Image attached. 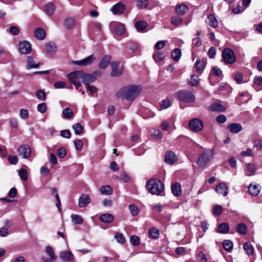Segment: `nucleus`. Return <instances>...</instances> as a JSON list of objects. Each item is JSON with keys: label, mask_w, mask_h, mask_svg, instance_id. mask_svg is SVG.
Returning <instances> with one entry per match:
<instances>
[{"label": "nucleus", "mask_w": 262, "mask_h": 262, "mask_svg": "<svg viewBox=\"0 0 262 262\" xmlns=\"http://www.w3.org/2000/svg\"><path fill=\"white\" fill-rule=\"evenodd\" d=\"M60 258L63 261H71L74 259V256L70 251H63L60 252Z\"/></svg>", "instance_id": "obj_16"}, {"label": "nucleus", "mask_w": 262, "mask_h": 262, "mask_svg": "<svg viewBox=\"0 0 262 262\" xmlns=\"http://www.w3.org/2000/svg\"><path fill=\"white\" fill-rule=\"evenodd\" d=\"M223 247L226 251L230 252L233 248V243L230 240H225L223 242Z\"/></svg>", "instance_id": "obj_45"}, {"label": "nucleus", "mask_w": 262, "mask_h": 262, "mask_svg": "<svg viewBox=\"0 0 262 262\" xmlns=\"http://www.w3.org/2000/svg\"><path fill=\"white\" fill-rule=\"evenodd\" d=\"M120 62L119 61H113L111 63L112 71L111 75L112 76H119L122 74L123 71V67L119 68Z\"/></svg>", "instance_id": "obj_12"}, {"label": "nucleus", "mask_w": 262, "mask_h": 262, "mask_svg": "<svg viewBox=\"0 0 262 262\" xmlns=\"http://www.w3.org/2000/svg\"><path fill=\"white\" fill-rule=\"evenodd\" d=\"M175 10L178 15H183L188 11V8L186 5L180 4L176 7Z\"/></svg>", "instance_id": "obj_26"}, {"label": "nucleus", "mask_w": 262, "mask_h": 262, "mask_svg": "<svg viewBox=\"0 0 262 262\" xmlns=\"http://www.w3.org/2000/svg\"><path fill=\"white\" fill-rule=\"evenodd\" d=\"M39 64V63H34V59L32 56H29L27 57V69H30L32 68H38Z\"/></svg>", "instance_id": "obj_35"}, {"label": "nucleus", "mask_w": 262, "mask_h": 262, "mask_svg": "<svg viewBox=\"0 0 262 262\" xmlns=\"http://www.w3.org/2000/svg\"><path fill=\"white\" fill-rule=\"evenodd\" d=\"M170 105L171 103L169 100L167 98L163 100L160 103V106L162 109L167 108Z\"/></svg>", "instance_id": "obj_59"}, {"label": "nucleus", "mask_w": 262, "mask_h": 262, "mask_svg": "<svg viewBox=\"0 0 262 262\" xmlns=\"http://www.w3.org/2000/svg\"><path fill=\"white\" fill-rule=\"evenodd\" d=\"M81 80L83 83L88 85H89L90 83L94 82L96 80V78L94 75L84 74L83 72H82Z\"/></svg>", "instance_id": "obj_19"}, {"label": "nucleus", "mask_w": 262, "mask_h": 262, "mask_svg": "<svg viewBox=\"0 0 262 262\" xmlns=\"http://www.w3.org/2000/svg\"><path fill=\"white\" fill-rule=\"evenodd\" d=\"M56 50V45L53 42H49L45 45V50L47 53H55Z\"/></svg>", "instance_id": "obj_34"}, {"label": "nucleus", "mask_w": 262, "mask_h": 262, "mask_svg": "<svg viewBox=\"0 0 262 262\" xmlns=\"http://www.w3.org/2000/svg\"><path fill=\"white\" fill-rule=\"evenodd\" d=\"M171 191L175 196H180L181 194V186L178 183H176L171 185Z\"/></svg>", "instance_id": "obj_29"}, {"label": "nucleus", "mask_w": 262, "mask_h": 262, "mask_svg": "<svg viewBox=\"0 0 262 262\" xmlns=\"http://www.w3.org/2000/svg\"><path fill=\"white\" fill-rule=\"evenodd\" d=\"M170 22L173 25L179 26L183 22V19L179 16H174L171 17Z\"/></svg>", "instance_id": "obj_47"}, {"label": "nucleus", "mask_w": 262, "mask_h": 262, "mask_svg": "<svg viewBox=\"0 0 262 262\" xmlns=\"http://www.w3.org/2000/svg\"><path fill=\"white\" fill-rule=\"evenodd\" d=\"M234 80L238 84H241L243 82V75L241 73H237L235 74L234 77Z\"/></svg>", "instance_id": "obj_61"}, {"label": "nucleus", "mask_w": 262, "mask_h": 262, "mask_svg": "<svg viewBox=\"0 0 262 262\" xmlns=\"http://www.w3.org/2000/svg\"><path fill=\"white\" fill-rule=\"evenodd\" d=\"M45 251L49 258L44 256L42 257L41 260L42 262H53L56 258L57 256L55 255L53 249L50 246H47L45 248Z\"/></svg>", "instance_id": "obj_11"}, {"label": "nucleus", "mask_w": 262, "mask_h": 262, "mask_svg": "<svg viewBox=\"0 0 262 262\" xmlns=\"http://www.w3.org/2000/svg\"><path fill=\"white\" fill-rule=\"evenodd\" d=\"M62 115L66 119H70L73 115L72 110L70 107H66L64 108L62 111Z\"/></svg>", "instance_id": "obj_43"}, {"label": "nucleus", "mask_w": 262, "mask_h": 262, "mask_svg": "<svg viewBox=\"0 0 262 262\" xmlns=\"http://www.w3.org/2000/svg\"><path fill=\"white\" fill-rule=\"evenodd\" d=\"M203 123L199 119L195 118L190 120L189 122V128L193 132L201 131L203 128Z\"/></svg>", "instance_id": "obj_6"}, {"label": "nucleus", "mask_w": 262, "mask_h": 262, "mask_svg": "<svg viewBox=\"0 0 262 262\" xmlns=\"http://www.w3.org/2000/svg\"><path fill=\"white\" fill-rule=\"evenodd\" d=\"M208 109L211 112H224L226 111V107L222 104L215 102L209 105Z\"/></svg>", "instance_id": "obj_17"}, {"label": "nucleus", "mask_w": 262, "mask_h": 262, "mask_svg": "<svg viewBox=\"0 0 262 262\" xmlns=\"http://www.w3.org/2000/svg\"><path fill=\"white\" fill-rule=\"evenodd\" d=\"M253 148H255L257 151L262 149V141L259 140H256L254 142Z\"/></svg>", "instance_id": "obj_64"}, {"label": "nucleus", "mask_w": 262, "mask_h": 262, "mask_svg": "<svg viewBox=\"0 0 262 262\" xmlns=\"http://www.w3.org/2000/svg\"><path fill=\"white\" fill-rule=\"evenodd\" d=\"M18 174L21 180L26 181L28 178V174L27 170L24 168H21L18 171Z\"/></svg>", "instance_id": "obj_50"}, {"label": "nucleus", "mask_w": 262, "mask_h": 262, "mask_svg": "<svg viewBox=\"0 0 262 262\" xmlns=\"http://www.w3.org/2000/svg\"><path fill=\"white\" fill-rule=\"evenodd\" d=\"M90 196L85 193H82L78 200V206L80 208L86 207L91 202Z\"/></svg>", "instance_id": "obj_13"}, {"label": "nucleus", "mask_w": 262, "mask_h": 262, "mask_svg": "<svg viewBox=\"0 0 262 262\" xmlns=\"http://www.w3.org/2000/svg\"><path fill=\"white\" fill-rule=\"evenodd\" d=\"M81 75L82 71H74L69 73L68 75V78L69 80L70 81V82L72 83L73 82L78 80L79 78L81 79Z\"/></svg>", "instance_id": "obj_21"}, {"label": "nucleus", "mask_w": 262, "mask_h": 262, "mask_svg": "<svg viewBox=\"0 0 262 262\" xmlns=\"http://www.w3.org/2000/svg\"><path fill=\"white\" fill-rule=\"evenodd\" d=\"M260 190V187L259 185H250L248 187L249 193L253 195L256 196L258 194Z\"/></svg>", "instance_id": "obj_23"}, {"label": "nucleus", "mask_w": 262, "mask_h": 262, "mask_svg": "<svg viewBox=\"0 0 262 262\" xmlns=\"http://www.w3.org/2000/svg\"><path fill=\"white\" fill-rule=\"evenodd\" d=\"M189 83L192 86H195L199 84V78L197 75H192Z\"/></svg>", "instance_id": "obj_54"}, {"label": "nucleus", "mask_w": 262, "mask_h": 262, "mask_svg": "<svg viewBox=\"0 0 262 262\" xmlns=\"http://www.w3.org/2000/svg\"><path fill=\"white\" fill-rule=\"evenodd\" d=\"M115 238L117 240V242L120 244H123L125 241V238L121 233H117L115 235Z\"/></svg>", "instance_id": "obj_57"}, {"label": "nucleus", "mask_w": 262, "mask_h": 262, "mask_svg": "<svg viewBox=\"0 0 262 262\" xmlns=\"http://www.w3.org/2000/svg\"><path fill=\"white\" fill-rule=\"evenodd\" d=\"M74 145L77 151H80L83 148V142L80 139H77L74 141Z\"/></svg>", "instance_id": "obj_60"}, {"label": "nucleus", "mask_w": 262, "mask_h": 262, "mask_svg": "<svg viewBox=\"0 0 262 262\" xmlns=\"http://www.w3.org/2000/svg\"><path fill=\"white\" fill-rule=\"evenodd\" d=\"M141 91V88L138 85L123 87L116 93V96L118 98H125L127 100L132 101L139 95Z\"/></svg>", "instance_id": "obj_1"}, {"label": "nucleus", "mask_w": 262, "mask_h": 262, "mask_svg": "<svg viewBox=\"0 0 262 262\" xmlns=\"http://www.w3.org/2000/svg\"><path fill=\"white\" fill-rule=\"evenodd\" d=\"M230 228L228 224L222 223L218 226V232L222 234H226L229 231Z\"/></svg>", "instance_id": "obj_30"}, {"label": "nucleus", "mask_w": 262, "mask_h": 262, "mask_svg": "<svg viewBox=\"0 0 262 262\" xmlns=\"http://www.w3.org/2000/svg\"><path fill=\"white\" fill-rule=\"evenodd\" d=\"M227 128L231 133L237 134L242 130L243 127L239 123H232L227 126Z\"/></svg>", "instance_id": "obj_20"}, {"label": "nucleus", "mask_w": 262, "mask_h": 262, "mask_svg": "<svg viewBox=\"0 0 262 262\" xmlns=\"http://www.w3.org/2000/svg\"><path fill=\"white\" fill-rule=\"evenodd\" d=\"M55 11V7L52 3H48L45 6V12L48 15H52Z\"/></svg>", "instance_id": "obj_37"}, {"label": "nucleus", "mask_w": 262, "mask_h": 262, "mask_svg": "<svg viewBox=\"0 0 262 262\" xmlns=\"http://www.w3.org/2000/svg\"><path fill=\"white\" fill-rule=\"evenodd\" d=\"M196 258L199 262H206L207 261L206 255L202 251L197 254Z\"/></svg>", "instance_id": "obj_55"}, {"label": "nucleus", "mask_w": 262, "mask_h": 262, "mask_svg": "<svg viewBox=\"0 0 262 262\" xmlns=\"http://www.w3.org/2000/svg\"><path fill=\"white\" fill-rule=\"evenodd\" d=\"M236 231L239 233L244 235L247 232V228L246 225L244 223L238 224L236 228Z\"/></svg>", "instance_id": "obj_40"}, {"label": "nucleus", "mask_w": 262, "mask_h": 262, "mask_svg": "<svg viewBox=\"0 0 262 262\" xmlns=\"http://www.w3.org/2000/svg\"><path fill=\"white\" fill-rule=\"evenodd\" d=\"M111 56L109 55H105L103 58L100 61L99 64V67L101 69H106L109 63H110L111 60Z\"/></svg>", "instance_id": "obj_22"}, {"label": "nucleus", "mask_w": 262, "mask_h": 262, "mask_svg": "<svg viewBox=\"0 0 262 262\" xmlns=\"http://www.w3.org/2000/svg\"><path fill=\"white\" fill-rule=\"evenodd\" d=\"M72 128L74 130L75 134L77 135H81L83 131V128L82 126L80 124L78 123L73 124L72 126Z\"/></svg>", "instance_id": "obj_44"}, {"label": "nucleus", "mask_w": 262, "mask_h": 262, "mask_svg": "<svg viewBox=\"0 0 262 262\" xmlns=\"http://www.w3.org/2000/svg\"><path fill=\"white\" fill-rule=\"evenodd\" d=\"M177 161L176 155L172 151H167L165 155V161L168 164H173Z\"/></svg>", "instance_id": "obj_15"}, {"label": "nucleus", "mask_w": 262, "mask_h": 262, "mask_svg": "<svg viewBox=\"0 0 262 262\" xmlns=\"http://www.w3.org/2000/svg\"><path fill=\"white\" fill-rule=\"evenodd\" d=\"M149 4V0H137V6L140 9H145Z\"/></svg>", "instance_id": "obj_46"}, {"label": "nucleus", "mask_w": 262, "mask_h": 262, "mask_svg": "<svg viewBox=\"0 0 262 262\" xmlns=\"http://www.w3.org/2000/svg\"><path fill=\"white\" fill-rule=\"evenodd\" d=\"M222 61L225 64H232L236 61V57L232 50L225 48L222 53Z\"/></svg>", "instance_id": "obj_5"}, {"label": "nucleus", "mask_w": 262, "mask_h": 262, "mask_svg": "<svg viewBox=\"0 0 262 262\" xmlns=\"http://www.w3.org/2000/svg\"><path fill=\"white\" fill-rule=\"evenodd\" d=\"M222 207L221 206L216 205L213 206V213L215 215H219L222 213Z\"/></svg>", "instance_id": "obj_58"}, {"label": "nucleus", "mask_w": 262, "mask_h": 262, "mask_svg": "<svg viewBox=\"0 0 262 262\" xmlns=\"http://www.w3.org/2000/svg\"><path fill=\"white\" fill-rule=\"evenodd\" d=\"M174 97L179 100L191 103L195 101V97L193 93L189 90H182L176 92L174 94Z\"/></svg>", "instance_id": "obj_4"}, {"label": "nucleus", "mask_w": 262, "mask_h": 262, "mask_svg": "<svg viewBox=\"0 0 262 262\" xmlns=\"http://www.w3.org/2000/svg\"><path fill=\"white\" fill-rule=\"evenodd\" d=\"M100 191L102 194L110 195L113 193V189L109 185H104L100 187Z\"/></svg>", "instance_id": "obj_39"}, {"label": "nucleus", "mask_w": 262, "mask_h": 262, "mask_svg": "<svg viewBox=\"0 0 262 262\" xmlns=\"http://www.w3.org/2000/svg\"><path fill=\"white\" fill-rule=\"evenodd\" d=\"M212 74L219 78L223 77L222 71L217 66L213 67L212 69Z\"/></svg>", "instance_id": "obj_52"}, {"label": "nucleus", "mask_w": 262, "mask_h": 262, "mask_svg": "<svg viewBox=\"0 0 262 262\" xmlns=\"http://www.w3.org/2000/svg\"><path fill=\"white\" fill-rule=\"evenodd\" d=\"M37 109L40 113H44L47 110V105L45 103H39L37 106Z\"/></svg>", "instance_id": "obj_63"}, {"label": "nucleus", "mask_w": 262, "mask_h": 262, "mask_svg": "<svg viewBox=\"0 0 262 262\" xmlns=\"http://www.w3.org/2000/svg\"><path fill=\"white\" fill-rule=\"evenodd\" d=\"M253 84L257 90H262V77L256 76L253 80Z\"/></svg>", "instance_id": "obj_36"}, {"label": "nucleus", "mask_w": 262, "mask_h": 262, "mask_svg": "<svg viewBox=\"0 0 262 262\" xmlns=\"http://www.w3.org/2000/svg\"><path fill=\"white\" fill-rule=\"evenodd\" d=\"M19 116L21 118L26 119L29 117V113L28 110L21 108L19 111Z\"/></svg>", "instance_id": "obj_62"}, {"label": "nucleus", "mask_w": 262, "mask_h": 262, "mask_svg": "<svg viewBox=\"0 0 262 262\" xmlns=\"http://www.w3.org/2000/svg\"><path fill=\"white\" fill-rule=\"evenodd\" d=\"M35 37L40 40H43L46 37V32L42 28H38L34 31Z\"/></svg>", "instance_id": "obj_25"}, {"label": "nucleus", "mask_w": 262, "mask_h": 262, "mask_svg": "<svg viewBox=\"0 0 262 262\" xmlns=\"http://www.w3.org/2000/svg\"><path fill=\"white\" fill-rule=\"evenodd\" d=\"M110 26L113 27L115 33L119 35H123L125 33V25L119 22H112Z\"/></svg>", "instance_id": "obj_9"}, {"label": "nucleus", "mask_w": 262, "mask_h": 262, "mask_svg": "<svg viewBox=\"0 0 262 262\" xmlns=\"http://www.w3.org/2000/svg\"><path fill=\"white\" fill-rule=\"evenodd\" d=\"M146 187L151 194L159 195L163 191L164 186L160 180L151 179L146 183Z\"/></svg>", "instance_id": "obj_2"}, {"label": "nucleus", "mask_w": 262, "mask_h": 262, "mask_svg": "<svg viewBox=\"0 0 262 262\" xmlns=\"http://www.w3.org/2000/svg\"><path fill=\"white\" fill-rule=\"evenodd\" d=\"M129 209L133 216L137 215L140 212L139 208L134 204H131L129 206Z\"/></svg>", "instance_id": "obj_51"}, {"label": "nucleus", "mask_w": 262, "mask_h": 262, "mask_svg": "<svg viewBox=\"0 0 262 262\" xmlns=\"http://www.w3.org/2000/svg\"><path fill=\"white\" fill-rule=\"evenodd\" d=\"M244 249L246 253L249 256L254 253V248L250 242H246L243 245Z\"/></svg>", "instance_id": "obj_28"}, {"label": "nucleus", "mask_w": 262, "mask_h": 262, "mask_svg": "<svg viewBox=\"0 0 262 262\" xmlns=\"http://www.w3.org/2000/svg\"><path fill=\"white\" fill-rule=\"evenodd\" d=\"M19 156L24 159H28L31 155V149L28 144L20 145L18 149Z\"/></svg>", "instance_id": "obj_10"}, {"label": "nucleus", "mask_w": 262, "mask_h": 262, "mask_svg": "<svg viewBox=\"0 0 262 262\" xmlns=\"http://www.w3.org/2000/svg\"><path fill=\"white\" fill-rule=\"evenodd\" d=\"M96 59V56L93 54L82 60L73 61V63L78 66H87L92 64Z\"/></svg>", "instance_id": "obj_8"}, {"label": "nucleus", "mask_w": 262, "mask_h": 262, "mask_svg": "<svg viewBox=\"0 0 262 262\" xmlns=\"http://www.w3.org/2000/svg\"><path fill=\"white\" fill-rule=\"evenodd\" d=\"M182 55L181 50L179 48L174 49L171 52V57L174 61H178Z\"/></svg>", "instance_id": "obj_38"}, {"label": "nucleus", "mask_w": 262, "mask_h": 262, "mask_svg": "<svg viewBox=\"0 0 262 262\" xmlns=\"http://www.w3.org/2000/svg\"><path fill=\"white\" fill-rule=\"evenodd\" d=\"M71 219L73 223L75 224H81L83 222L82 217L77 214L72 215Z\"/></svg>", "instance_id": "obj_49"}, {"label": "nucleus", "mask_w": 262, "mask_h": 262, "mask_svg": "<svg viewBox=\"0 0 262 262\" xmlns=\"http://www.w3.org/2000/svg\"><path fill=\"white\" fill-rule=\"evenodd\" d=\"M75 25L74 19L72 18H68L64 21V25L68 29H72Z\"/></svg>", "instance_id": "obj_53"}, {"label": "nucleus", "mask_w": 262, "mask_h": 262, "mask_svg": "<svg viewBox=\"0 0 262 262\" xmlns=\"http://www.w3.org/2000/svg\"><path fill=\"white\" fill-rule=\"evenodd\" d=\"M18 51L21 54H28L32 51L31 44L28 41L24 40L19 42Z\"/></svg>", "instance_id": "obj_7"}, {"label": "nucleus", "mask_w": 262, "mask_h": 262, "mask_svg": "<svg viewBox=\"0 0 262 262\" xmlns=\"http://www.w3.org/2000/svg\"><path fill=\"white\" fill-rule=\"evenodd\" d=\"M147 27V23L143 20L138 21L135 24V28L139 32L144 31Z\"/></svg>", "instance_id": "obj_32"}, {"label": "nucleus", "mask_w": 262, "mask_h": 262, "mask_svg": "<svg viewBox=\"0 0 262 262\" xmlns=\"http://www.w3.org/2000/svg\"><path fill=\"white\" fill-rule=\"evenodd\" d=\"M215 190L219 194L225 196L228 194V187L225 183H221L216 185Z\"/></svg>", "instance_id": "obj_14"}, {"label": "nucleus", "mask_w": 262, "mask_h": 262, "mask_svg": "<svg viewBox=\"0 0 262 262\" xmlns=\"http://www.w3.org/2000/svg\"><path fill=\"white\" fill-rule=\"evenodd\" d=\"M35 95L37 98L41 101H45L46 98V93L42 90H37Z\"/></svg>", "instance_id": "obj_48"}, {"label": "nucleus", "mask_w": 262, "mask_h": 262, "mask_svg": "<svg viewBox=\"0 0 262 262\" xmlns=\"http://www.w3.org/2000/svg\"><path fill=\"white\" fill-rule=\"evenodd\" d=\"M209 25L213 27L216 28L218 26V20L213 14H210L208 16Z\"/></svg>", "instance_id": "obj_41"}, {"label": "nucleus", "mask_w": 262, "mask_h": 262, "mask_svg": "<svg viewBox=\"0 0 262 262\" xmlns=\"http://www.w3.org/2000/svg\"><path fill=\"white\" fill-rule=\"evenodd\" d=\"M125 5L121 3H118L114 5L111 10L115 14H121L125 10Z\"/></svg>", "instance_id": "obj_18"}, {"label": "nucleus", "mask_w": 262, "mask_h": 262, "mask_svg": "<svg viewBox=\"0 0 262 262\" xmlns=\"http://www.w3.org/2000/svg\"><path fill=\"white\" fill-rule=\"evenodd\" d=\"M148 235L150 238L157 239L159 237V231L155 228H151L148 231Z\"/></svg>", "instance_id": "obj_42"}, {"label": "nucleus", "mask_w": 262, "mask_h": 262, "mask_svg": "<svg viewBox=\"0 0 262 262\" xmlns=\"http://www.w3.org/2000/svg\"><path fill=\"white\" fill-rule=\"evenodd\" d=\"M213 156L214 152L212 149H209L204 150L200 154L198 157L197 163L199 167L201 168H205Z\"/></svg>", "instance_id": "obj_3"}, {"label": "nucleus", "mask_w": 262, "mask_h": 262, "mask_svg": "<svg viewBox=\"0 0 262 262\" xmlns=\"http://www.w3.org/2000/svg\"><path fill=\"white\" fill-rule=\"evenodd\" d=\"M99 220L102 222L110 223L114 221V216L110 213H104L100 216Z\"/></svg>", "instance_id": "obj_24"}, {"label": "nucleus", "mask_w": 262, "mask_h": 262, "mask_svg": "<svg viewBox=\"0 0 262 262\" xmlns=\"http://www.w3.org/2000/svg\"><path fill=\"white\" fill-rule=\"evenodd\" d=\"M205 66L206 62L205 61L198 59L195 63L196 71L199 73H202Z\"/></svg>", "instance_id": "obj_27"}, {"label": "nucleus", "mask_w": 262, "mask_h": 262, "mask_svg": "<svg viewBox=\"0 0 262 262\" xmlns=\"http://www.w3.org/2000/svg\"><path fill=\"white\" fill-rule=\"evenodd\" d=\"M130 242L133 245L135 246H138L140 243V238L138 236L136 235L132 236L130 237Z\"/></svg>", "instance_id": "obj_56"}, {"label": "nucleus", "mask_w": 262, "mask_h": 262, "mask_svg": "<svg viewBox=\"0 0 262 262\" xmlns=\"http://www.w3.org/2000/svg\"><path fill=\"white\" fill-rule=\"evenodd\" d=\"M246 174L250 176L253 175L255 172V166L253 163H248L246 165Z\"/></svg>", "instance_id": "obj_31"}, {"label": "nucleus", "mask_w": 262, "mask_h": 262, "mask_svg": "<svg viewBox=\"0 0 262 262\" xmlns=\"http://www.w3.org/2000/svg\"><path fill=\"white\" fill-rule=\"evenodd\" d=\"M154 60L157 63L161 62L165 58V55L163 53L159 51L155 52L152 55Z\"/></svg>", "instance_id": "obj_33"}]
</instances>
